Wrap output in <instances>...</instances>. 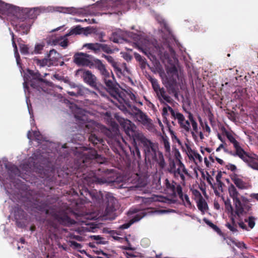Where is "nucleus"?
<instances>
[{
  "instance_id": "nucleus-7",
  "label": "nucleus",
  "mask_w": 258,
  "mask_h": 258,
  "mask_svg": "<svg viewBox=\"0 0 258 258\" xmlns=\"http://www.w3.org/2000/svg\"><path fill=\"white\" fill-rule=\"evenodd\" d=\"M94 58L92 55L84 52H77L73 56V61L78 66L88 67L92 68Z\"/></svg>"
},
{
  "instance_id": "nucleus-43",
  "label": "nucleus",
  "mask_w": 258,
  "mask_h": 258,
  "mask_svg": "<svg viewBox=\"0 0 258 258\" xmlns=\"http://www.w3.org/2000/svg\"><path fill=\"white\" fill-rule=\"evenodd\" d=\"M254 218L253 217H249L248 219H245L244 222H247L250 229L253 228L255 225Z\"/></svg>"
},
{
  "instance_id": "nucleus-19",
  "label": "nucleus",
  "mask_w": 258,
  "mask_h": 258,
  "mask_svg": "<svg viewBox=\"0 0 258 258\" xmlns=\"http://www.w3.org/2000/svg\"><path fill=\"white\" fill-rule=\"evenodd\" d=\"M67 37H66L64 35L63 36H59L56 37L54 39H52L51 41L52 45H59L63 48H65L68 46L69 44V40Z\"/></svg>"
},
{
  "instance_id": "nucleus-14",
  "label": "nucleus",
  "mask_w": 258,
  "mask_h": 258,
  "mask_svg": "<svg viewBox=\"0 0 258 258\" xmlns=\"http://www.w3.org/2000/svg\"><path fill=\"white\" fill-rule=\"evenodd\" d=\"M134 116L138 121L144 125L148 124L150 122L151 119L148 116L137 107H135Z\"/></svg>"
},
{
  "instance_id": "nucleus-30",
  "label": "nucleus",
  "mask_w": 258,
  "mask_h": 258,
  "mask_svg": "<svg viewBox=\"0 0 258 258\" xmlns=\"http://www.w3.org/2000/svg\"><path fill=\"white\" fill-rule=\"evenodd\" d=\"M114 79L113 74L111 73V75L109 78H105L103 80L106 86L110 90H113L115 88V85L113 82Z\"/></svg>"
},
{
  "instance_id": "nucleus-3",
  "label": "nucleus",
  "mask_w": 258,
  "mask_h": 258,
  "mask_svg": "<svg viewBox=\"0 0 258 258\" xmlns=\"http://www.w3.org/2000/svg\"><path fill=\"white\" fill-rule=\"evenodd\" d=\"M230 196L233 199L235 207V213L239 218L246 214L250 209L249 205H242L239 199V194L233 185H231L228 189Z\"/></svg>"
},
{
  "instance_id": "nucleus-1",
  "label": "nucleus",
  "mask_w": 258,
  "mask_h": 258,
  "mask_svg": "<svg viewBox=\"0 0 258 258\" xmlns=\"http://www.w3.org/2000/svg\"><path fill=\"white\" fill-rule=\"evenodd\" d=\"M120 126L123 129L128 140L133 145H154L153 143L147 139L143 133L137 129V126L127 119L116 116Z\"/></svg>"
},
{
  "instance_id": "nucleus-20",
  "label": "nucleus",
  "mask_w": 258,
  "mask_h": 258,
  "mask_svg": "<svg viewBox=\"0 0 258 258\" xmlns=\"http://www.w3.org/2000/svg\"><path fill=\"white\" fill-rule=\"evenodd\" d=\"M121 141L123 142L125 145H128V143L119 135H117L111 138H109V140L107 141V143L109 145L120 146L121 145Z\"/></svg>"
},
{
  "instance_id": "nucleus-9",
  "label": "nucleus",
  "mask_w": 258,
  "mask_h": 258,
  "mask_svg": "<svg viewBox=\"0 0 258 258\" xmlns=\"http://www.w3.org/2000/svg\"><path fill=\"white\" fill-rule=\"evenodd\" d=\"M28 73L32 77V79L28 81H25L24 83V87L25 89L28 90V91H29L28 85H30L33 88H37V85L34 83L33 80H36L41 82H44V80L43 79V77H45L47 75V74L45 73L43 76H42L38 71L34 72L32 70H29Z\"/></svg>"
},
{
  "instance_id": "nucleus-52",
  "label": "nucleus",
  "mask_w": 258,
  "mask_h": 258,
  "mask_svg": "<svg viewBox=\"0 0 258 258\" xmlns=\"http://www.w3.org/2000/svg\"><path fill=\"white\" fill-rule=\"evenodd\" d=\"M192 193L195 197L196 201H198L199 199H201V198H203L201 194L197 190H194L192 191Z\"/></svg>"
},
{
  "instance_id": "nucleus-37",
  "label": "nucleus",
  "mask_w": 258,
  "mask_h": 258,
  "mask_svg": "<svg viewBox=\"0 0 258 258\" xmlns=\"http://www.w3.org/2000/svg\"><path fill=\"white\" fill-rule=\"evenodd\" d=\"M83 28H81L80 26L78 25L74 28H72L70 32L65 35L66 37H69L74 34H80L83 31Z\"/></svg>"
},
{
  "instance_id": "nucleus-33",
  "label": "nucleus",
  "mask_w": 258,
  "mask_h": 258,
  "mask_svg": "<svg viewBox=\"0 0 258 258\" xmlns=\"http://www.w3.org/2000/svg\"><path fill=\"white\" fill-rule=\"evenodd\" d=\"M105 67V65L103 63L101 60L98 58H93L92 68H95L100 72L101 71H103V69Z\"/></svg>"
},
{
  "instance_id": "nucleus-35",
  "label": "nucleus",
  "mask_w": 258,
  "mask_h": 258,
  "mask_svg": "<svg viewBox=\"0 0 258 258\" xmlns=\"http://www.w3.org/2000/svg\"><path fill=\"white\" fill-rule=\"evenodd\" d=\"M112 237L116 240L119 241L120 242L123 243L124 242H128V239L126 237H122L119 236H121L122 234L120 231H113L112 232Z\"/></svg>"
},
{
  "instance_id": "nucleus-5",
  "label": "nucleus",
  "mask_w": 258,
  "mask_h": 258,
  "mask_svg": "<svg viewBox=\"0 0 258 258\" xmlns=\"http://www.w3.org/2000/svg\"><path fill=\"white\" fill-rule=\"evenodd\" d=\"M235 150L233 155H237L244 161L247 163L251 168L258 170V159L255 154H249L242 149L240 146H235Z\"/></svg>"
},
{
  "instance_id": "nucleus-15",
  "label": "nucleus",
  "mask_w": 258,
  "mask_h": 258,
  "mask_svg": "<svg viewBox=\"0 0 258 258\" xmlns=\"http://www.w3.org/2000/svg\"><path fill=\"white\" fill-rule=\"evenodd\" d=\"M158 100L161 104H166V102L171 104L173 102V100L170 96L168 95L165 89L162 87L161 90L156 93Z\"/></svg>"
},
{
  "instance_id": "nucleus-26",
  "label": "nucleus",
  "mask_w": 258,
  "mask_h": 258,
  "mask_svg": "<svg viewBox=\"0 0 258 258\" xmlns=\"http://www.w3.org/2000/svg\"><path fill=\"white\" fill-rule=\"evenodd\" d=\"M110 40L114 43H121L124 40L123 38L122 33L120 31H118L112 33L110 37Z\"/></svg>"
},
{
  "instance_id": "nucleus-46",
  "label": "nucleus",
  "mask_w": 258,
  "mask_h": 258,
  "mask_svg": "<svg viewBox=\"0 0 258 258\" xmlns=\"http://www.w3.org/2000/svg\"><path fill=\"white\" fill-rule=\"evenodd\" d=\"M111 73H110L107 70L106 67L104 69H103V71H101V72H99L103 79L106 78H109L110 76L111 75Z\"/></svg>"
},
{
  "instance_id": "nucleus-47",
  "label": "nucleus",
  "mask_w": 258,
  "mask_h": 258,
  "mask_svg": "<svg viewBox=\"0 0 258 258\" xmlns=\"http://www.w3.org/2000/svg\"><path fill=\"white\" fill-rule=\"evenodd\" d=\"M226 242L228 245H231L232 244H234L237 246H239V244L242 245L244 248H246L245 244L243 243H237L232 238H228L226 240Z\"/></svg>"
},
{
  "instance_id": "nucleus-16",
  "label": "nucleus",
  "mask_w": 258,
  "mask_h": 258,
  "mask_svg": "<svg viewBox=\"0 0 258 258\" xmlns=\"http://www.w3.org/2000/svg\"><path fill=\"white\" fill-rule=\"evenodd\" d=\"M22 23H20L15 26V29L16 31L19 32L21 34H27L29 32L31 25L29 23L24 22L25 19L20 20Z\"/></svg>"
},
{
  "instance_id": "nucleus-4",
  "label": "nucleus",
  "mask_w": 258,
  "mask_h": 258,
  "mask_svg": "<svg viewBox=\"0 0 258 258\" xmlns=\"http://www.w3.org/2000/svg\"><path fill=\"white\" fill-rule=\"evenodd\" d=\"M85 126L87 131L90 134L89 141L93 145H97L98 144L105 145L104 140L98 133L99 130L101 128L100 124L95 121H91L87 123Z\"/></svg>"
},
{
  "instance_id": "nucleus-44",
  "label": "nucleus",
  "mask_w": 258,
  "mask_h": 258,
  "mask_svg": "<svg viewBox=\"0 0 258 258\" xmlns=\"http://www.w3.org/2000/svg\"><path fill=\"white\" fill-rule=\"evenodd\" d=\"M232 224L227 223L226 224V226L232 232H237L236 225L234 221L233 218L232 219Z\"/></svg>"
},
{
  "instance_id": "nucleus-42",
  "label": "nucleus",
  "mask_w": 258,
  "mask_h": 258,
  "mask_svg": "<svg viewBox=\"0 0 258 258\" xmlns=\"http://www.w3.org/2000/svg\"><path fill=\"white\" fill-rule=\"evenodd\" d=\"M199 120L200 122L201 125L202 126L203 129L205 130L208 133H210L211 132V129L210 127L208 125V123L207 122H203L202 119L200 116H199Z\"/></svg>"
},
{
  "instance_id": "nucleus-6",
  "label": "nucleus",
  "mask_w": 258,
  "mask_h": 258,
  "mask_svg": "<svg viewBox=\"0 0 258 258\" xmlns=\"http://www.w3.org/2000/svg\"><path fill=\"white\" fill-rule=\"evenodd\" d=\"M18 10L13 11L12 15L20 20L34 19L37 18V16L41 13V10L38 8L31 9L25 8L21 9L19 7H16Z\"/></svg>"
},
{
  "instance_id": "nucleus-38",
  "label": "nucleus",
  "mask_w": 258,
  "mask_h": 258,
  "mask_svg": "<svg viewBox=\"0 0 258 258\" xmlns=\"http://www.w3.org/2000/svg\"><path fill=\"white\" fill-rule=\"evenodd\" d=\"M45 46V43L44 42H41L36 43L35 45L34 49L32 51L33 54H41L42 51L43 50Z\"/></svg>"
},
{
  "instance_id": "nucleus-41",
  "label": "nucleus",
  "mask_w": 258,
  "mask_h": 258,
  "mask_svg": "<svg viewBox=\"0 0 258 258\" xmlns=\"http://www.w3.org/2000/svg\"><path fill=\"white\" fill-rule=\"evenodd\" d=\"M89 182H95L99 184H103L108 182V181L104 178H99L96 176H93L89 180Z\"/></svg>"
},
{
  "instance_id": "nucleus-21",
  "label": "nucleus",
  "mask_w": 258,
  "mask_h": 258,
  "mask_svg": "<svg viewBox=\"0 0 258 258\" xmlns=\"http://www.w3.org/2000/svg\"><path fill=\"white\" fill-rule=\"evenodd\" d=\"M187 155L190 160H192L196 164L201 163L202 157L197 152L187 148Z\"/></svg>"
},
{
  "instance_id": "nucleus-2",
  "label": "nucleus",
  "mask_w": 258,
  "mask_h": 258,
  "mask_svg": "<svg viewBox=\"0 0 258 258\" xmlns=\"http://www.w3.org/2000/svg\"><path fill=\"white\" fill-rule=\"evenodd\" d=\"M168 108L172 117L177 120L181 132L185 136L187 133H191L193 136L194 132L198 133V124L190 112H187L188 114V120H185L184 115L178 111L173 109L170 106H168Z\"/></svg>"
},
{
  "instance_id": "nucleus-64",
  "label": "nucleus",
  "mask_w": 258,
  "mask_h": 258,
  "mask_svg": "<svg viewBox=\"0 0 258 258\" xmlns=\"http://www.w3.org/2000/svg\"><path fill=\"white\" fill-rule=\"evenodd\" d=\"M250 197L252 198L255 199L258 201V193L257 194H252Z\"/></svg>"
},
{
  "instance_id": "nucleus-62",
  "label": "nucleus",
  "mask_w": 258,
  "mask_h": 258,
  "mask_svg": "<svg viewBox=\"0 0 258 258\" xmlns=\"http://www.w3.org/2000/svg\"><path fill=\"white\" fill-rule=\"evenodd\" d=\"M225 205H226L227 208L228 210H230V211H231L233 210L232 207L231 205L229 203V202H225Z\"/></svg>"
},
{
  "instance_id": "nucleus-31",
  "label": "nucleus",
  "mask_w": 258,
  "mask_h": 258,
  "mask_svg": "<svg viewBox=\"0 0 258 258\" xmlns=\"http://www.w3.org/2000/svg\"><path fill=\"white\" fill-rule=\"evenodd\" d=\"M73 89H75L74 91H67V93L69 95L74 97H78L84 95V91L81 86H78Z\"/></svg>"
},
{
  "instance_id": "nucleus-34",
  "label": "nucleus",
  "mask_w": 258,
  "mask_h": 258,
  "mask_svg": "<svg viewBox=\"0 0 258 258\" xmlns=\"http://www.w3.org/2000/svg\"><path fill=\"white\" fill-rule=\"evenodd\" d=\"M34 61H35V63L40 67H44L45 66L50 67L52 66L48 58H44L42 59L36 58L34 59Z\"/></svg>"
},
{
  "instance_id": "nucleus-55",
  "label": "nucleus",
  "mask_w": 258,
  "mask_h": 258,
  "mask_svg": "<svg viewBox=\"0 0 258 258\" xmlns=\"http://www.w3.org/2000/svg\"><path fill=\"white\" fill-rule=\"evenodd\" d=\"M170 133L172 140L174 141V140H175L177 141V142L179 144V145H181L180 140L177 138V137L174 134V132L173 131H170Z\"/></svg>"
},
{
  "instance_id": "nucleus-48",
  "label": "nucleus",
  "mask_w": 258,
  "mask_h": 258,
  "mask_svg": "<svg viewBox=\"0 0 258 258\" xmlns=\"http://www.w3.org/2000/svg\"><path fill=\"white\" fill-rule=\"evenodd\" d=\"M158 155L159 157L158 163L161 168H163L165 166V162L163 158V156L160 152H158Z\"/></svg>"
},
{
  "instance_id": "nucleus-49",
  "label": "nucleus",
  "mask_w": 258,
  "mask_h": 258,
  "mask_svg": "<svg viewBox=\"0 0 258 258\" xmlns=\"http://www.w3.org/2000/svg\"><path fill=\"white\" fill-rule=\"evenodd\" d=\"M180 198L185 202V205L186 207H190L191 206V204L190 202L189 198L187 195H183V196Z\"/></svg>"
},
{
  "instance_id": "nucleus-25",
  "label": "nucleus",
  "mask_w": 258,
  "mask_h": 258,
  "mask_svg": "<svg viewBox=\"0 0 258 258\" xmlns=\"http://www.w3.org/2000/svg\"><path fill=\"white\" fill-rule=\"evenodd\" d=\"M84 136L80 134L73 135L72 137L68 138L69 143L76 144V145H82L81 141L84 139Z\"/></svg>"
},
{
  "instance_id": "nucleus-10",
  "label": "nucleus",
  "mask_w": 258,
  "mask_h": 258,
  "mask_svg": "<svg viewBox=\"0 0 258 258\" xmlns=\"http://www.w3.org/2000/svg\"><path fill=\"white\" fill-rule=\"evenodd\" d=\"M165 47H156L159 57L163 59H169L170 57H173L175 54V51L169 44H165Z\"/></svg>"
},
{
  "instance_id": "nucleus-12",
  "label": "nucleus",
  "mask_w": 258,
  "mask_h": 258,
  "mask_svg": "<svg viewBox=\"0 0 258 258\" xmlns=\"http://www.w3.org/2000/svg\"><path fill=\"white\" fill-rule=\"evenodd\" d=\"M231 179L239 189H247L250 186V184L243 177L239 175L233 174L231 175Z\"/></svg>"
},
{
  "instance_id": "nucleus-13",
  "label": "nucleus",
  "mask_w": 258,
  "mask_h": 258,
  "mask_svg": "<svg viewBox=\"0 0 258 258\" xmlns=\"http://www.w3.org/2000/svg\"><path fill=\"white\" fill-rule=\"evenodd\" d=\"M27 138L30 142L32 140L36 141L38 144H41L43 142H47L48 140L46 137H44L38 131H34L31 132L28 131L27 133Z\"/></svg>"
},
{
  "instance_id": "nucleus-53",
  "label": "nucleus",
  "mask_w": 258,
  "mask_h": 258,
  "mask_svg": "<svg viewBox=\"0 0 258 258\" xmlns=\"http://www.w3.org/2000/svg\"><path fill=\"white\" fill-rule=\"evenodd\" d=\"M238 225L239 227L242 229L248 230L247 228L246 225L245 224L244 222L242 220V219H239Z\"/></svg>"
},
{
  "instance_id": "nucleus-50",
  "label": "nucleus",
  "mask_w": 258,
  "mask_h": 258,
  "mask_svg": "<svg viewBox=\"0 0 258 258\" xmlns=\"http://www.w3.org/2000/svg\"><path fill=\"white\" fill-rule=\"evenodd\" d=\"M152 87L155 93L159 91V90L162 89V88H160L156 79H155V81L152 82Z\"/></svg>"
},
{
  "instance_id": "nucleus-63",
  "label": "nucleus",
  "mask_w": 258,
  "mask_h": 258,
  "mask_svg": "<svg viewBox=\"0 0 258 258\" xmlns=\"http://www.w3.org/2000/svg\"><path fill=\"white\" fill-rule=\"evenodd\" d=\"M68 85L71 88H74L78 86V85H76L75 83L71 82V81L68 82Z\"/></svg>"
},
{
  "instance_id": "nucleus-40",
  "label": "nucleus",
  "mask_w": 258,
  "mask_h": 258,
  "mask_svg": "<svg viewBox=\"0 0 258 258\" xmlns=\"http://www.w3.org/2000/svg\"><path fill=\"white\" fill-rule=\"evenodd\" d=\"M101 51L108 54L113 53V50L111 49L110 47L105 44L100 43V52Z\"/></svg>"
},
{
  "instance_id": "nucleus-58",
  "label": "nucleus",
  "mask_w": 258,
  "mask_h": 258,
  "mask_svg": "<svg viewBox=\"0 0 258 258\" xmlns=\"http://www.w3.org/2000/svg\"><path fill=\"white\" fill-rule=\"evenodd\" d=\"M90 196L92 197V199L96 201H98V202H100V200L101 199H100L99 197L97 198V196H95V192H92V193H90Z\"/></svg>"
},
{
  "instance_id": "nucleus-23",
  "label": "nucleus",
  "mask_w": 258,
  "mask_h": 258,
  "mask_svg": "<svg viewBox=\"0 0 258 258\" xmlns=\"http://www.w3.org/2000/svg\"><path fill=\"white\" fill-rule=\"evenodd\" d=\"M83 47L91 50L95 54L100 52V43H85L83 45Z\"/></svg>"
},
{
  "instance_id": "nucleus-56",
  "label": "nucleus",
  "mask_w": 258,
  "mask_h": 258,
  "mask_svg": "<svg viewBox=\"0 0 258 258\" xmlns=\"http://www.w3.org/2000/svg\"><path fill=\"white\" fill-rule=\"evenodd\" d=\"M71 245L76 248H80L81 247V245L80 243L74 241L71 242Z\"/></svg>"
},
{
  "instance_id": "nucleus-27",
  "label": "nucleus",
  "mask_w": 258,
  "mask_h": 258,
  "mask_svg": "<svg viewBox=\"0 0 258 258\" xmlns=\"http://www.w3.org/2000/svg\"><path fill=\"white\" fill-rule=\"evenodd\" d=\"M199 210L204 214L208 210V206L205 200L203 198L196 201Z\"/></svg>"
},
{
  "instance_id": "nucleus-18",
  "label": "nucleus",
  "mask_w": 258,
  "mask_h": 258,
  "mask_svg": "<svg viewBox=\"0 0 258 258\" xmlns=\"http://www.w3.org/2000/svg\"><path fill=\"white\" fill-rule=\"evenodd\" d=\"M48 58L51 62L52 66H58V60L60 58V54L54 49L49 51L48 54Z\"/></svg>"
},
{
  "instance_id": "nucleus-60",
  "label": "nucleus",
  "mask_w": 258,
  "mask_h": 258,
  "mask_svg": "<svg viewBox=\"0 0 258 258\" xmlns=\"http://www.w3.org/2000/svg\"><path fill=\"white\" fill-rule=\"evenodd\" d=\"M15 57H16V61H17V64L18 65H20L21 58H20V55L19 54V52H18V53H15Z\"/></svg>"
},
{
  "instance_id": "nucleus-29",
  "label": "nucleus",
  "mask_w": 258,
  "mask_h": 258,
  "mask_svg": "<svg viewBox=\"0 0 258 258\" xmlns=\"http://www.w3.org/2000/svg\"><path fill=\"white\" fill-rule=\"evenodd\" d=\"M222 131L226 138L229 140L231 144H232L233 145H238V143L236 140L232 133L228 131L224 127L223 128Z\"/></svg>"
},
{
  "instance_id": "nucleus-28",
  "label": "nucleus",
  "mask_w": 258,
  "mask_h": 258,
  "mask_svg": "<svg viewBox=\"0 0 258 258\" xmlns=\"http://www.w3.org/2000/svg\"><path fill=\"white\" fill-rule=\"evenodd\" d=\"M143 215V212L142 211L140 212L139 214H138L137 215H136L134 217V218L131 220V223H126V224L121 225L119 227L120 229H124L128 228L131 225V224H132L133 223H134L135 222H137V221H139L141 219H142L144 216V215Z\"/></svg>"
},
{
  "instance_id": "nucleus-59",
  "label": "nucleus",
  "mask_w": 258,
  "mask_h": 258,
  "mask_svg": "<svg viewBox=\"0 0 258 258\" xmlns=\"http://www.w3.org/2000/svg\"><path fill=\"white\" fill-rule=\"evenodd\" d=\"M12 45L14 47V53H18V48L15 40L12 41Z\"/></svg>"
},
{
  "instance_id": "nucleus-36",
  "label": "nucleus",
  "mask_w": 258,
  "mask_h": 258,
  "mask_svg": "<svg viewBox=\"0 0 258 258\" xmlns=\"http://www.w3.org/2000/svg\"><path fill=\"white\" fill-rule=\"evenodd\" d=\"M21 53L24 55L33 54L32 51L30 50L28 45L23 43H19Z\"/></svg>"
},
{
  "instance_id": "nucleus-61",
  "label": "nucleus",
  "mask_w": 258,
  "mask_h": 258,
  "mask_svg": "<svg viewBox=\"0 0 258 258\" xmlns=\"http://www.w3.org/2000/svg\"><path fill=\"white\" fill-rule=\"evenodd\" d=\"M104 36H105V34H104V33L101 32V33H100L99 38V41L100 42H105V40H104L103 39V37Z\"/></svg>"
},
{
  "instance_id": "nucleus-11",
  "label": "nucleus",
  "mask_w": 258,
  "mask_h": 258,
  "mask_svg": "<svg viewBox=\"0 0 258 258\" xmlns=\"http://www.w3.org/2000/svg\"><path fill=\"white\" fill-rule=\"evenodd\" d=\"M174 174L177 178H180L181 180L184 181V175L187 174L184 165L180 160H177L173 165V168L172 169Z\"/></svg>"
},
{
  "instance_id": "nucleus-24",
  "label": "nucleus",
  "mask_w": 258,
  "mask_h": 258,
  "mask_svg": "<svg viewBox=\"0 0 258 258\" xmlns=\"http://www.w3.org/2000/svg\"><path fill=\"white\" fill-rule=\"evenodd\" d=\"M168 92L174 95L175 98L178 97V87L175 80L168 81Z\"/></svg>"
},
{
  "instance_id": "nucleus-51",
  "label": "nucleus",
  "mask_w": 258,
  "mask_h": 258,
  "mask_svg": "<svg viewBox=\"0 0 258 258\" xmlns=\"http://www.w3.org/2000/svg\"><path fill=\"white\" fill-rule=\"evenodd\" d=\"M164 104L165 106L162 109V115L164 117H166V116L168 115V111H169L168 108V106H169L167 103Z\"/></svg>"
},
{
  "instance_id": "nucleus-8",
  "label": "nucleus",
  "mask_w": 258,
  "mask_h": 258,
  "mask_svg": "<svg viewBox=\"0 0 258 258\" xmlns=\"http://www.w3.org/2000/svg\"><path fill=\"white\" fill-rule=\"evenodd\" d=\"M76 76L80 77L84 82L92 87L97 86V78L89 70L83 69H78L76 72Z\"/></svg>"
},
{
  "instance_id": "nucleus-17",
  "label": "nucleus",
  "mask_w": 258,
  "mask_h": 258,
  "mask_svg": "<svg viewBox=\"0 0 258 258\" xmlns=\"http://www.w3.org/2000/svg\"><path fill=\"white\" fill-rule=\"evenodd\" d=\"M18 10L16 6L7 4L0 1V15L9 14L12 15L13 11Z\"/></svg>"
},
{
  "instance_id": "nucleus-32",
  "label": "nucleus",
  "mask_w": 258,
  "mask_h": 258,
  "mask_svg": "<svg viewBox=\"0 0 258 258\" xmlns=\"http://www.w3.org/2000/svg\"><path fill=\"white\" fill-rule=\"evenodd\" d=\"M102 57L105 58L115 70L119 71H121V70L118 67L117 63L115 61L112 56L102 54Z\"/></svg>"
},
{
  "instance_id": "nucleus-57",
  "label": "nucleus",
  "mask_w": 258,
  "mask_h": 258,
  "mask_svg": "<svg viewBox=\"0 0 258 258\" xmlns=\"http://www.w3.org/2000/svg\"><path fill=\"white\" fill-rule=\"evenodd\" d=\"M222 133V135L218 134V138L223 143V144H226L225 142V138L226 137V136L223 132Z\"/></svg>"
},
{
  "instance_id": "nucleus-22",
  "label": "nucleus",
  "mask_w": 258,
  "mask_h": 258,
  "mask_svg": "<svg viewBox=\"0 0 258 258\" xmlns=\"http://www.w3.org/2000/svg\"><path fill=\"white\" fill-rule=\"evenodd\" d=\"M166 186L171 190L173 194H177L180 197L183 196L182 188L180 185L170 184L169 183L168 181L166 180Z\"/></svg>"
},
{
  "instance_id": "nucleus-54",
  "label": "nucleus",
  "mask_w": 258,
  "mask_h": 258,
  "mask_svg": "<svg viewBox=\"0 0 258 258\" xmlns=\"http://www.w3.org/2000/svg\"><path fill=\"white\" fill-rule=\"evenodd\" d=\"M91 238L93 239L96 240L97 241V243L99 244L103 243L101 241L102 237L99 235H93L91 236Z\"/></svg>"
},
{
  "instance_id": "nucleus-45",
  "label": "nucleus",
  "mask_w": 258,
  "mask_h": 258,
  "mask_svg": "<svg viewBox=\"0 0 258 258\" xmlns=\"http://www.w3.org/2000/svg\"><path fill=\"white\" fill-rule=\"evenodd\" d=\"M111 73H110L107 70L106 67L104 69H103V71H101V72H99L103 79L106 78H109L110 76L111 75Z\"/></svg>"
},
{
  "instance_id": "nucleus-39",
  "label": "nucleus",
  "mask_w": 258,
  "mask_h": 258,
  "mask_svg": "<svg viewBox=\"0 0 258 258\" xmlns=\"http://www.w3.org/2000/svg\"><path fill=\"white\" fill-rule=\"evenodd\" d=\"M134 56L136 59L140 62L141 68H145L147 64L146 59L138 53H135Z\"/></svg>"
}]
</instances>
